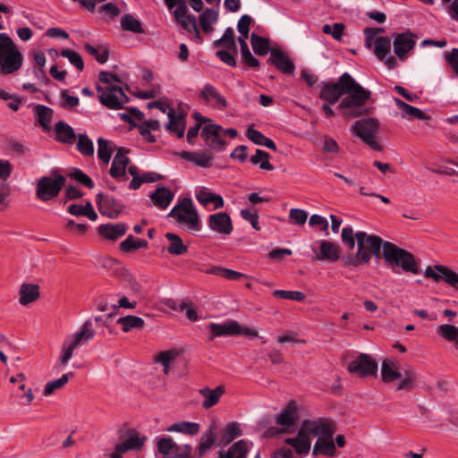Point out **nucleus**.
Listing matches in <instances>:
<instances>
[{
	"mask_svg": "<svg viewBox=\"0 0 458 458\" xmlns=\"http://www.w3.org/2000/svg\"><path fill=\"white\" fill-rule=\"evenodd\" d=\"M335 428L324 419L305 420L302 421L295 437L285 439V443L300 455H307L311 448V437H317L312 454L314 456H334L335 444L333 440Z\"/></svg>",
	"mask_w": 458,
	"mask_h": 458,
	"instance_id": "nucleus-1",
	"label": "nucleus"
},
{
	"mask_svg": "<svg viewBox=\"0 0 458 458\" xmlns=\"http://www.w3.org/2000/svg\"><path fill=\"white\" fill-rule=\"evenodd\" d=\"M341 238L342 242L351 250L354 249L355 241L357 242L358 250L354 265H358L359 263L367 264L370 261L372 256L379 257L381 248H383L385 242L380 237L368 234L363 231L354 233L351 226H346L342 229Z\"/></svg>",
	"mask_w": 458,
	"mask_h": 458,
	"instance_id": "nucleus-2",
	"label": "nucleus"
},
{
	"mask_svg": "<svg viewBox=\"0 0 458 458\" xmlns=\"http://www.w3.org/2000/svg\"><path fill=\"white\" fill-rule=\"evenodd\" d=\"M341 84L344 86V94L347 96L342 99L338 107L345 110V117L352 118L368 114L369 108L366 106V103L370 98L371 92L360 85L347 72L341 76Z\"/></svg>",
	"mask_w": 458,
	"mask_h": 458,
	"instance_id": "nucleus-3",
	"label": "nucleus"
},
{
	"mask_svg": "<svg viewBox=\"0 0 458 458\" xmlns=\"http://www.w3.org/2000/svg\"><path fill=\"white\" fill-rule=\"evenodd\" d=\"M22 63V54L13 40L6 33H0V73L12 74L21 69Z\"/></svg>",
	"mask_w": 458,
	"mask_h": 458,
	"instance_id": "nucleus-4",
	"label": "nucleus"
},
{
	"mask_svg": "<svg viewBox=\"0 0 458 458\" xmlns=\"http://www.w3.org/2000/svg\"><path fill=\"white\" fill-rule=\"evenodd\" d=\"M381 377L384 383H392L401 378L402 380L396 387L397 391L411 389L416 382L415 371L410 369L402 372L399 361L394 358H388L382 361Z\"/></svg>",
	"mask_w": 458,
	"mask_h": 458,
	"instance_id": "nucleus-5",
	"label": "nucleus"
},
{
	"mask_svg": "<svg viewBox=\"0 0 458 458\" xmlns=\"http://www.w3.org/2000/svg\"><path fill=\"white\" fill-rule=\"evenodd\" d=\"M383 257L390 266L398 267L404 272L415 275L419 273V267L413 255L390 242H384Z\"/></svg>",
	"mask_w": 458,
	"mask_h": 458,
	"instance_id": "nucleus-6",
	"label": "nucleus"
},
{
	"mask_svg": "<svg viewBox=\"0 0 458 458\" xmlns=\"http://www.w3.org/2000/svg\"><path fill=\"white\" fill-rule=\"evenodd\" d=\"M168 216L175 218L177 223L182 225L186 231L198 232L201 228L197 208L190 198H184L175 205Z\"/></svg>",
	"mask_w": 458,
	"mask_h": 458,
	"instance_id": "nucleus-7",
	"label": "nucleus"
},
{
	"mask_svg": "<svg viewBox=\"0 0 458 458\" xmlns=\"http://www.w3.org/2000/svg\"><path fill=\"white\" fill-rule=\"evenodd\" d=\"M379 128L378 122L374 118L356 121L352 126V132L374 150H381V146L375 140Z\"/></svg>",
	"mask_w": 458,
	"mask_h": 458,
	"instance_id": "nucleus-8",
	"label": "nucleus"
},
{
	"mask_svg": "<svg viewBox=\"0 0 458 458\" xmlns=\"http://www.w3.org/2000/svg\"><path fill=\"white\" fill-rule=\"evenodd\" d=\"M98 98L102 105L110 109H121L128 102V97L121 87L107 85L97 86Z\"/></svg>",
	"mask_w": 458,
	"mask_h": 458,
	"instance_id": "nucleus-9",
	"label": "nucleus"
},
{
	"mask_svg": "<svg viewBox=\"0 0 458 458\" xmlns=\"http://www.w3.org/2000/svg\"><path fill=\"white\" fill-rule=\"evenodd\" d=\"M378 369L377 362L374 358L366 353H360L354 358L347 366V370L360 377L377 376Z\"/></svg>",
	"mask_w": 458,
	"mask_h": 458,
	"instance_id": "nucleus-10",
	"label": "nucleus"
},
{
	"mask_svg": "<svg viewBox=\"0 0 458 458\" xmlns=\"http://www.w3.org/2000/svg\"><path fill=\"white\" fill-rule=\"evenodd\" d=\"M65 182V179L62 175L54 178L44 176L38 182L36 194L37 197L44 201L49 200L56 197Z\"/></svg>",
	"mask_w": 458,
	"mask_h": 458,
	"instance_id": "nucleus-11",
	"label": "nucleus"
},
{
	"mask_svg": "<svg viewBox=\"0 0 458 458\" xmlns=\"http://www.w3.org/2000/svg\"><path fill=\"white\" fill-rule=\"evenodd\" d=\"M426 278L436 283L445 282L452 287L458 286V274L450 267L443 265L428 266L423 273Z\"/></svg>",
	"mask_w": 458,
	"mask_h": 458,
	"instance_id": "nucleus-12",
	"label": "nucleus"
},
{
	"mask_svg": "<svg viewBox=\"0 0 458 458\" xmlns=\"http://www.w3.org/2000/svg\"><path fill=\"white\" fill-rule=\"evenodd\" d=\"M157 447L160 454L169 458H188L191 453V445H179L170 437H161Z\"/></svg>",
	"mask_w": 458,
	"mask_h": 458,
	"instance_id": "nucleus-13",
	"label": "nucleus"
},
{
	"mask_svg": "<svg viewBox=\"0 0 458 458\" xmlns=\"http://www.w3.org/2000/svg\"><path fill=\"white\" fill-rule=\"evenodd\" d=\"M207 224L212 232L222 235H229L233 230L232 219L226 212H217L208 216Z\"/></svg>",
	"mask_w": 458,
	"mask_h": 458,
	"instance_id": "nucleus-14",
	"label": "nucleus"
},
{
	"mask_svg": "<svg viewBox=\"0 0 458 458\" xmlns=\"http://www.w3.org/2000/svg\"><path fill=\"white\" fill-rule=\"evenodd\" d=\"M97 204L99 212L112 219L117 218L123 209V206L112 196L98 193Z\"/></svg>",
	"mask_w": 458,
	"mask_h": 458,
	"instance_id": "nucleus-15",
	"label": "nucleus"
},
{
	"mask_svg": "<svg viewBox=\"0 0 458 458\" xmlns=\"http://www.w3.org/2000/svg\"><path fill=\"white\" fill-rule=\"evenodd\" d=\"M298 420L297 406L293 401L288 403L285 408L276 416V422L282 428L279 433H287L295 425Z\"/></svg>",
	"mask_w": 458,
	"mask_h": 458,
	"instance_id": "nucleus-16",
	"label": "nucleus"
},
{
	"mask_svg": "<svg viewBox=\"0 0 458 458\" xmlns=\"http://www.w3.org/2000/svg\"><path fill=\"white\" fill-rule=\"evenodd\" d=\"M224 129L216 124L206 125L201 132L206 144L215 151H221L225 144L223 140Z\"/></svg>",
	"mask_w": 458,
	"mask_h": 458,
	"instance_id": "nucleus-17",
	"label": "nucleus"
},
{
	"mask_svg": "<svg viewBox=\"0 0 458 458\" xmlns=\"http://www.w3.org/2000/svg\"><path fill=\"white\" fill-rule=\"evenodd\" d=\"M318 242V247L312 248L318 260L335 262L339 259L341 251L337 244L327 240H321Z\"/></svg>",
	"mask_w": 458,
	"mask_h": 458,
	"instance_id": "nucleus-18",
	"label": "nucleus"
},
{
	"mask_svg": "<svg viewBox=\"0 0 458 458\" xmlns=\"http://www.w3.org/2000/svg\"><path fill=\"white\" fill-rule=\"evenodd\" d=\"M130 162L127 151L122 148H118L112 162L109 171L110 175L118 181H126V167Z\"/></svg>",
	"mask_w": 458,
	"mask_h": 458,
	"instance_id": "nucleus-19",
	"label": "nucleus"
},
{
	"mask_svg": "<svg viewBox=\"0 0 458 458\" xmlns=\"http://www.w3.org/2000/svg\"><path fill=\"white\" fill-rule=\"evenodd\" d=\"M208 329L211 333L209 340H214L219 336L239 335L241 325L235 320H227L222 324L210 323Z\"/></svg>",
	"mask_w": 458,
	"mask_h": 458,
	"instance_id": "nucleus-20",
	"label": "nucleus"
},
{
	"mask_svg": "<svg viewBox=\"0 0 458 458\" xmlns=\"http://www.w3.org/2000/svg\"><path fill=\"white\" fill-rule=\"evenodd\" d=\"M175 10L174 12V15L177 22H179L182 27L188 31L192 30L197 38H199V31L197 27L196 18L193 15L187 14V6L185 3L180 2L179 4H175Z\"/></svg>",
	"mask_w": 458,
	"mask_h": 458,
	"instance_id": "nucleus-21",
	"label": "nucleus"
},
{
	"mask_svg": "<svg viewBox=\"0 0 458 458\" xmlns=\"http://www.w3.org/2000/svg\"><path fill=\"white\" fill-rule=\"evenodd\" d=\"M416 39L410 32L398 34L394 39V54L401 59L406 58L407 54L415 47Z\"/></svg>",
	"mask_w": 458,
	"mask_h": 458,
	"instance_id": "nucleus-22",
	"label": "nucleus"
},
{
	"mask_svg": "<svg viewBox=\"0 0 458 458\" xmlns=\"http://www.w3.org/2000/svg\"><path fill=\"white\" fill-rule=\"evenodd\" d=\"M194 195L197 200L204 207H208V205L212 203L214 204V209H219L225 206L223 197L219 194L212 192L208 187H196Z\"/></svg>",
	"mask_w": 458,
	"mask_h": 458,
	"instance_id": "nucleus-23",
	"label": "nucleus"
},
{
	"mask_svg": "<svg viewBox=\"0 0 458 458\" xmlns=\"http://www.w3.org/2000/svg\"><path fill=\"white\" fill-rule=\"evenodd\" d=\"M270 54L271 55L268 59V63L274 64L278 70L285 74H293L295 68L294 64L284 53L281 50L272 49Z\"/></svg>",
	"mask_w": 458,
	"mask_h": 458,
	"instance_id": "nucleus-24",
	"label": "nucleus"
},
{
	"mask_svg": "<svg viewBox=\"0 0 458 458\" xmlns=\"http://www.w3.org/2000/svg\"><path fill=\"white\" fill-rule=\"evenodd\" d=\"M200 96L211 106L218 110L226 107L227 102L224 96L211 84H206L201 90Z\"/></svg>",
	"mask_w": 458,
	"mask_h": 458,
	"instance_id": "nucleus-25",
	"label": "nucleus"
},
{
	"mask_svg": "<svg viewBox=\"0 0 458 458\" xmlns=\"http://www.w3.org/2000/svg\"><path fill=\"white\" fill-rule=\"evenodd\" d=\"M252 445L246 440L235 442L228 450H220L216 458H246Z\"/></svg>",
	"mask_w": 458,
	"mask_h": 458,
	"instance_id": "nucleus-26",
	"label": "nucleus"
},
{
	"mask_svg": "<svg viewBox=\"0 0 458 458\" xmlns=\"http://www.w3.org/2000/svg\"><path fill=\"white\" fill-rule=\"evenodd\" d=\"M344 86L341 84V77L336 83L329 84L325 83L321 92L320 98L329 104L336 103L339 98L344 94Z\"/></svg>",
	"mask_w": 458,
	"mask_h": 458,
	"instance_id": "nucleus-27",
	"label": "nucleus"
},
{
	"mask_svg": "<svg viewBox=\"0 0 458 458\" xmlns=\"http://www.w3.org/2000/svg\"><path fill=\"white\" fill-rule=\"evenodd\" d=\"M174 194L171 190L165 186L157 187L156 191L149 194L153 205L159 209H165L174 199Z\"/></svg>",
	"mask_w": 458,
	"mask_h": 458,
	"instance_id": "nucleus-28",
	"label": "nucleus"
},
{
	"mask_svg": "<svg viewBox=\"0 0 458 458\" xmlns=\"http://www.w3.org/2000/svg\"><path fill=\"white\" fill-rule=\"evenodd\" d=\"M168 123L166 129L174 132L178 138H182L184 135L185 130V114L182 113H175L174 109H170L167 113Z\"/></svg>",
	"mask_w": 458,
	"mask_h": 458,
	"instance_id": "nucleus-29",
	"label": "nucleus"
},
{
	"mask_svg": "<svg viewBox=\"0 0 458 458\" xmlns=\"http://www.w3.org/2000/svg\"><path fill=\"white\" fill-rule=\"evenodd\" d=\"M128 225L124 223L106 224L98 226V233L107 240L115 241L125 234Z\"/></svg>",
	"mask_w": 458,
	"mask_h": 458,
	"instance_id": "nucleus-30",
	"label": "nucleus"
},
{
	"mask_svg": "<svg viewBox=\"0 0 458 458\" xmlns=\"http://www.w3.org/2000/svg\"><path fill=\"white\" fill-rule=\"evenodd\" d=\"M179 156L190 162L194 163L196 165L208 168L212 165L213 157L211 154L205 151L189 152L182 151Z\"/></svg>",
	"mask_w": 458,
	"mask_h": 458,
	"instance_id": "nucleus-31",
	"label": "nucleus"
},
{
	"mask_svg": "<svg viewBox=\"0 0 458 458\" xmlns=\"http://www.w3.org/2000/svg\"><path fill=\"white\" fill-rule=\"evenodd\" d=\"M225 393V387L222 386L215 389L204 387L199 390V394L203 397L202 407L209 409L216 405Z\"/></svg>",
	"mask_w": 458,
	"mask_h": 458,
	"instance_id": "nucleus-32",
	"label": "nucleus"
},
{
	"mask_svg": "<svg viewBox=\"0 0 458 458\" xmlns=\"http://www.w3.org/2000/svg\"><path fill=\"white\" fill-rule=\"evenodd\" d=\"M396 106L401 111L402 117L411 120L413 118L419 119V120H428V117L419 108L412 106L409 104H406L403 100H401L398 98H393Z\"/></svg>",
	"mask_w": 458,
	"mask_h": 458,
	"instance_id": "nucleus-33",
	"label": "nucleus"
},
{
	"mask_svg": "<svg viewBox=\"0 0 458 458\" xmlns=\"http://www.w3.org/2000/svg\"><path fill=\"white\" fill-rule=\"evenodd\" d=\"M81 346V343L72 335H69L63 343L61 355L58 359L59 365L64 367L73 355V351Z\"/></svg>",
	"mask_w": 458,
	"mask_h": 458,
	"instance_id": "nucleus-34",
	"label": "nucleus"
},
{
	"mask_svg": "<svg viewBox=\"0 0 458 458\" xmlns=\"http://www.w3.org/2000/svg\"><path fill=\"white\" fill-rule=\"evenodd\" d=\"M167 432L170 433H180L187 436H194L199 431V424L191 421H178L166 428Z\"/></svg>",
	"mask_w": 458,
	"mask_h": 458,
	"instance_id": "nucleus-35",
	"label": "nucleus"
},
{
	"mask_svg": "<svg viewBox=\"0 0 458 458\" xmlns=\"http://www.w3.org/2000/svg\"><path fill=\"white\" fill-rule=\"evenodd\" d=\"M34 111L38 124L45 131H49L54 114L53 109L44 105H37L34 107Z\"/></svg>",
	"mask_w": 458,
	"mask_h": 458,
	"instance_id": "nucleus-36",
	"label": "nucleus"
},
{
	"mask_svg": "<svg viewBox=\"0 0 458 458\" xmlns=\"http://www.w3.org/2000/svg\"><path fill=\"white\" fill-rule=\"evenodd\" d=\"M19 293V302L23 306L35 301L39 297L38 285L32 284H23Z\"/></svg>",
	"mask_w": 458,
	"mask_h": 458,
	"instance_id": "nucleus-37",
	"label": "nucleus"
},
{
	"mask_svg": "<svg viewBox=\"0 0 458 458\" xmlns=\"http://www.w3.org/2000/svg\"><path fill=\"white\" fill-rule=\"evenodd\" d=\"M56 140L62 143L70 144L75 138L76 134L73 129L64 122H58L55 126Z\"/></svg>",
	"mask_w": 458,
	"mask_h": 458,
	"instance_id": "nucleus-38",
	"label": "nucleus"
},
{
	"mask_svg": "<svg viewBox=\"0 0 458 458\" xmlns=\"http://www.w3.org/2000/svg\"><path fill=\"white\" fill-rule=\"evenodd\" d=\"M248 37L249 34H241V36L238 38V42L241 47L242 57L247 65L250 67H258L259 65V61L251 55L249 49L248 44L246 42Z\"/></svg>",
	"mask_w": 458,
	"mask_h": 458,
	"instance_id": "nucleus-39",
	"label": "nucleus"
},
{
	"mask_svg": "<svg viewBox=\"0 0 458 458\" xmlns=\"http://www.w3.org/2000/svg\"><path fill=\"white\" fill-rule=\"evenodd\" d=\"M72 335L76 338L81 345H84L88 342L91 341L95 336V330L92 327L91 320H86L79 331L72 334Z\"/></svg>",
	"mask_w": 458,
	"mask_h": 458,
	"instance_id": "nucleus-40",
	"label": "nucleus"
},
{
	"mask_svg": "<svg viewBox=\"0 0 458 458\" xmlns=\"http://www.w3.org/2000/svg\"><path fill=\"white\" fill-rule=\"evenodd\" d=\"M390 50L391 40L389 38L379 37L376 38L373 53L380 61H383L390 54Z\"/></svg>",
	"mask_w": 458,
	"mask_h": 458,
	"instance_id": "nucleus-41",
	"label": "nucleus"
},
{
	"mask_svg": "<svg viewBox=\"0 0 458 458\" xmlns=\"http://www.w3.org/2000/svg\"><path fill=\"white\" fill-rule=\"evenodd\" d=\"M68 211L72 216H85L91 221H96L98 219V215L93 209L90 202H87L85 206L78 204L71 205Z\"/></svg>",
	"mask_w": 458,
	"mask_h": 458,
	"instance_id": "nucleus-42",
	"label": "nucleus"
},
{
	"mask_svg": "<svg viewBox=\"0 0 458 458\" xmlns=\"http://www.w3.org/2000/svg\"><path fill=\"white\" fill-rule=\"evenodd\" d=\"M114 151V143L104 138L98 139V156L105 164H108Z\"/></svg>",
	"mask_w": 458,
	"mask_h": 458,
	"instance_id": "nucleus-43",
	"label": "nucleus"
},
{
	"mask_svg": "<svg viewBox=\"0 0 458 458\" xmlns=\"http://www.w3.org/2000/svg\"><path fill=\"white\" fill-rule=\"evenodd\" d=\"M165 238L170 242L167 250L174 255H182L187 251L186 245L183 244L182 239L174 233H166Z\"/></svg>",
	"mask_w": 458,
	"mask_h": 458,
	"instance_id": "nucleus-44",
	"label": "nucleus"
},
{
	"mask_svg": "<svg viewBox=\"0 0 458 458\" xmlns=\"http://www.w3.org/2000/svg\"><path fill=\"white\" fill-rule=\"evenodd\" d=\"M218 13L213 9H206L199 15V22L204 32H210L213 30V24L216 22Z\"/></svg>",
	"mask_w": 458,
	"mask_h": 458,
	"instance_id": "nucleus-45",
	"label": "nucleus"
},
{
	"mask_svg": "<svg viewBox=\"0 0 458 458\" xmlns=\"http://www.w3.org/2000/svg\"><path fill=\"white\" fill-rule=\"evenodd\" d=\"M250 42L253 48V51L256 55H266L270 49L269 41L267 38L259 37L255 34H252L250 37Z\"/></svg>",
	"mask_w": 458,
	"mask_h": 458,
	"instance_id": "nucleus-46",
	"label": "nucleus"
},
{
	"mask_svg": "<svg viewBox=\"0 0 458 458\" xmlns=\"http://www.w3.org/2000/svg\"><path fill=\"white\" fill-rule=\"evenodd\" d=\"M74 376L73 372L64 374L61 377L49 381L44 388V395H51L55 390L62 388Z\"/></svg>",
	"mask_w": 458,
	"mask_h": 458,
	"instance_id": "nucleus-47",
	"label": "nucleus"
},
{
	"mask_svg": "<svg viewBox=\"0 0 458 458\" xmlns=\"http://www.w3.org/2000/svg\"><path fill=\"white\" fill-rule=\"evenodd\" d=\"M144 444V438H140L137 434L131 435L124 442L117 445V450L128 452L130 450H139Z\"/></svg>",
	"mask_w": 458,
	"mask_h": 458,
	"instance_id": "nucleus-48",
	"label": "nucleus"
},
{
	"mask_svg": "<svg viewBox=\"0 0 458 458\" xmlns=\"http://www.w3.org/2000/svg\"><path fill=\"white\" fill-rule=\"evenodd\" d=\"M216 47H223L225 49L236 52V45L234 41V31L232 28H227L221 38L215 42Z\"/></svg>",
	"mask_w": 458,
	"mask_h": 458,
	"instance_id": "nucleus-49",
	"label": "nucleus"
},
{
	"mask_svg": "<svg viewBox=\"0 0 458 458\" xmlns=\"http://www.w3.org/2000/svg\"><path fill=\"white\" fill-rule=\"evenodd\" d=\"M118 324L123 326V332H129L132 328H141L144 325V320L136 316H126L119 318Z\"/></svg>",
	"mask_w": 458,
	"mask_h": 458,
	"instance_id": "nucleus-50",
	"label": "nucleus"
},
{
	"mask_svg": "<svg viewBox=\"0 0 458 458\" xmlns=\"http://www.w3.org/2000/svg\"><path fill=\"white\" fill-rule=\"evenodd\" d=\"M121 26L124 30L131 31L134 33L143 32L140 21L131 14H126L122 18Z\"/></svg>",
	"mask_w": 458,
	"mask_h": 458,
	"instance_id": "nucleus-51",
	"label": "nucleus"
},
{
	"mask_svg": "<svg viewBox=\"0 0 458 458\" xmlns=\"http://www.w3.org/2000/svg\"><path fill=\"white\" fill-rule=\"evenodd\" d=\"M437 333L445 340L454 342L458 345V327L449 324H443L438 327Z\"/></svg>",
	"mask_w": 458,
	"mask_h": 458,
	"instance_id": "nucleus-52",
	"label": "nucleus"
},
{
	"mask_svg": "<svg viewBox=\"0 0 458 458\" xmlns=\"http://www.w3.org/2000/svg\"><path fill=\"white\" fill-rule=\"evenodd\" d=\"M250 161L254 165H259L261 169L267 171L274 169V166L269 163V154L261 149L256 150L255 155L250 157Z\"/></svg>",
	"mask_w": 458,
	"mask_h": 458,
	"instance_id": "nucleus-53",
	"label": "nucleus"
},
{
	"mask_svg": "<svg viewBox=\"0 0 458 458\" xmlns=\"http://www.w3.org/2000/svg\"><path fill=\"white\" fill-rule=\"evenodd\" d=\"M178 354L179 353L176 350H169L158 353L156 360L163 365L165 374L169 373L170 364L175 360Z\"/></svg>",
	"mask_w": 458,
	"mask_h": 458,
	"instance_id": "nucleus-54",
	"label": "nucleus"
},
{
	"mask_svg": "<svg viewBox=\"0 0 458 458\" xmlns=\"http://www.w3.org/2000/svg\"><path fill=\"white\" fill-rule=\"evenodd\" d=\"M77 149L84 156H93L94 145L93 141L85 134L78 135Z\"/></svg>",
	"mask_w": 458,
	"mask_h": 458,
	"instance_id": "nucleus-55",
	"label": "nucleus"
},
{
	"mask_svg": "<svg viewBox=\"0 0 458 458\" xmlns=\"http://www.w3.org/2000/svg\"><path fill=\"white\" fill-rule=\"evenodd\" d=\"M148 245V242L141 239H135L132 235H129L123 242H121L120 248L123 251H131Z\"/></svg>",
	"mask_w": 458,
	"mask_h": 458,
	"instance_id": "nucleus-56",
	"label": "nucleus"
},
{
	"mask_svg": "<svg viewBox=\"0 0 458 458\" xmlns=\"http://www.w3.org/2000/svg\"><path fill=\"white\" fill-rule=\"evenodd\" d=\"M242 430L239 426V424L235 422L228 423L225 434L223 436V439L225 443L228 444L232 442L233 439L237 438L238 437L242 436Z\"/></svg>",
	"mask_w": 458,
	"mask_h": 458,
	"instance_id": "nucleus-57",
	"label": "nucleus"
},
{
	"mask_svg": "<svg viewBox=\"0 0 458 458\" xmlns=\"http://www.w3.org/2000/svg\"><path fill=\"white\" fill-rule=\"evenodd\" d=\"M85 49L100 64H105L108 59V52L101 47H95L89 44H86Z\"/></svg>",
	"mask_w": 458,
	"mask_h": 458,
	"instance_id": "nucleus-58",
	"label": "nucleus"
},
{
	"mask_svg": "<svg viewBox=\"0 0 458 458\" xmlns=\"http://www.w3.org/2000/svg\"><path fill=\"white\" fill-rule=\"evenodd\" d=\"M61 55L69 60V62L74 65L79 71H82L84 67L83 60L81 56L75 51L71 49H64L61 52Z\"/></svg>",
	"mask_w": 458,
	"mask_h": 458,
	"instance_id": "nucleus-59",
	"label": "nucleus"
},
{
	"mask_svg": "<svg viewBox=\"0 0 458 458\" xmlns=\"http://www.w3.org/2000/svg\"><path fill=\"white\" fill-rule=\"evenodd\" d=\"M273 295L276 298L293 300L297 301H302L305 299V294L299 291L276 290L274 291Z\"/></svg>",
	"mask_w": 458,
	"mask_h": 458,
	"instance_id": "nucleus-60",
	"label": "nucleus"
},
{
	"mask_svg": "<svg viewBox=\"0 0 458 458\" xmlns=\"http://www.w3.org/2000/svg\"><path fill=\"white\" fill-rule=\"evenodd\" d=\"M344 25L343 23L325 24L323 32L331 35L335 39L340 40L343 36Z\"/></svg>",
	"mask_w": 458,
	"mask_h": 458,
	"instance_id": "nucleus-61",
	"label": "nucleus"
},
{
	"mask_svg": "<svg viewBox=\"0 0 458 458\" xmlns=\"http://www.w3.org/2000/svg\"><path fill=\"white\" fill-rule=\"evenodd\" d=\"M384 31L381 28H366L364 30L365 38V46L368 48H371L375 45V40L377 38H379L377 35Z\"/></svg>",
	"mask_w": 458,
	"mask_h": 458,
	"instance_id": "nucleus-62",
	"label": "nucleus"
},
{
	"mask_svg": "<svg viewBox=\"0 0 458 458\" xmlns=\"http://www.w3.org/2000/svg\"><path fill=\"white\" fill-rule=\"evenodd\" d=\"M98 13L106 19H113L120 14V9L113 3H107L98 8Z\"/></svg>",
	"mask_w": 458,
	"mask_h": 458,
	"instance_id": "nucleus-63",
	"label": "nucleus"
},
{
	"mask_svg": "<svg viewBox=\"0 0 458 458\" xmlns=\"http://www.w3.org/2000/svg\"><path fill=\"white\" fill-rule=\"evenodd\" d=\"M445 59L458 77V48H453L451 52H445Z\"/></svg>",
	"mask_w": 458,
	"mask_h": 458,
	"instance_id": "nucleus-64",
	"label": "nucleus"
}]
</instances>
